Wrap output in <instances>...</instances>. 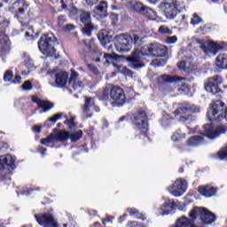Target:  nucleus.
Masks as SVG:
<instances>
[{"instance_id":"nucleus-7","label":"nucleus","mask_w":227,"mask_h":227,"mask_svg":"<svg viewBox=\"0 0 227 227\" xmlns=\"http://www.w3.org/2000/svg\"><path fill=\"white\" fill-rule=\"evenodd\" d=\"M131 120L136 130L141 133L145 141H148L150 138L146 135L148 132V116L146 113L145 111L136 112Z\"/></svg>"},{"instance_id":"nucleus-52","label":"nucleus","mask_w":227,"mask_h":227,"mask_svg":"<svg viewBox=\"0 0 227 227\" xmlns=\"http://www.w3.org/2000/svg\"><path fill=\"white\" fill-rule=\"evenodd\" d=\"M79 13V11L77 10V8L73 7V9L70 11V17H77V14Z\"/></svg>"},{"instance_id":"nucleus-14","label":"nucleus","mask_w":227,"mask_h":227,"mask_svg":"<svg viewBox=\"0 0 227 227\" xmlns=\"http://www.w3.org/2000/svg\"><path fill=\"white\" fill-rule=\"evenodd\" d=\"M29 8V3L26 2L25 0H19L14 2L10 7L9 11L12 13H14L15 18L18 20L23 19L24 15H26V12Z\"/></svg>"},{"instance_id":"nucleus-38","label":"nucleus","mask_w":227,"mask_h":227,"mask_svg":"<svg viewBox=\"0 0 227 227\" xmlns=\"http://www.w3.org/2000/svg\"><path fill=\"white\" fill-rule=\"evenodd\" d=\"M171 120H173V118H171V115H169L168 114H164L161 118L162 127H169V125L171 124Z\"/></svg>"},{"instance_id":"nucleus-60","label":"nucleus","mask_w":227,"mask_h":227,"mask_svg":"<svg viewBox=\"0 0 227 227\" xmlns=\"http://www.w3.org/2000/svg\"><path fill=\"white\" fill-rule=\"evenodd\" d=\"M39 152L42 155H45V152H47V149L43 148V147H40L39 148Z\"/></svg>"},{"instance_id":"nucleus-58","label":"nucleus","mask_w":227,"mask_h":227,"mask_svg":"<svg viewBox=\"0 0 227 227\" xmlns=\"http://www.w3.org/2000/svg\"><path fill=\"white\" fill-rule=\"evenodd\" d=\"M139 223L137 222H129L127 227H137Z\"/></svg>"},{"instance_id":"nucleus-10","label":"nucleus","mask_w":227,"mask_h":227,"mask_svg":"<svg viewBox=\"0 0 227 227\" xmlns=\"http://www.w3.org/2000/svg\"><path fill=\"white\" fill-rule=\"evenodd\" d=\"M54 45H56V37L52 33L43 35L38 42V48L42 54H54L56 52Z\"/></svg>"},{"instance_id":"nucleus-54","label":"nucleus","mask_w":227,"mask_h":227,"mask_svg":"<svg viewBox=\"0 0 227 227\" xmlns=\"http://www.w3.org/2000/svg\"><path fill=\"white\" fill-rule=\"evenodd\" d=\"M87 67L89 68V70H90V72H92V74H97V68L95 67V66H93V64H88Z\"/></svg>"},{"instance_id":"nucleus-51","label":"nucleus","mask_w":227,"mask_h":227,"mask_svg":"<svg viewBox=\"0 0 227 227\" xmlns=\"http://www.w3.org/2000/svg\"><path fill=\"white\" fill-rule=\"evenodd\" d=\"M63 29L65 31H74V29H75V27L73 24H67L64 26Z\"/></svg>"},{"instance_id":"nucleus-11","label":"nucleus","mask_w":227,"mask_h":227,"mask_svg":"<svg viewBox=\"0 0 227 227\" xmlns=\"http://www.w3.org/2000/svg\"><path fill=\"white\" fill-rule=\"evenodd\" d=\"M10 22L4 20L0 23V58L4 61V58L10 54V39L4 35V31L9 27Z\"/></svg>"},{"instance_id":"nucleus-39","label":"nucleus","mask_w":227,"mask_h":227,"mask_svg":"<svg viewBox=\"0 0 227 227\" xmlns=\"http://www.w3.org/2000/svg\"><path fill=\"white\" fill-rule=\"evenodd\" d=\"M159 33L160 35H173V30H171L168 26L162 25L159 27Z\"/></svg>"},{"instance_id":"nucleus-2","label":"nucleus","mask_w":227,"mask_h":227,"mask_svg":"<svg viewBox=\"0 0 227 227\" xmlns=\"http://www.w3.org/2000/svg\"><path fill=\"white\" fill-rule=\"evenodd\" d=\"M168 54V48L159 43H152L134 50L128 61L132 68H143L146 58H162Z\"/></svg>"},{"instance_id":"nucleus-30","label":"nucleus","mask_w":227,"mask_h":227,"mask_svg":"<svg viewBox=\"0 0 227 227\" xmlns=\"http://www.w3.org/2000/svg\"><path fill=\"white\" fill-rule=\"evenodd\" d=\"M23 61L28 70H33V68H36V67H35V60H33L31 56H29L27 53H23Z\"/></svg>"},{"instance_id":"nucleus-21","label":"nucleus","mask_w":227,"mask_h":227,"mask_svg":"<svg viewBox=\"0 0 227 227\" xmlns=\"http://www.w3.org/2000/svg\"><path fill=\"white\" fill-rule=\"evenodd\" d=\"M83 113L88 114L86 118H91L93 113H98L100 108L95 105V98H87L85 99V105L82 108Z\"/></svg>"},{"instance_id":"nucleus-45","label":"nucleus","mask_w":227,"mask_h":227,"mask_svg":"<svg viewBox=\"0 0 227 227\" xmlns=\"http://www.w3.org/2000/svg\"><path fill=\"white\" fill-rule=\"evenodd\" d=\"M84 43L86 47H88L89 51H95L96 46H95V42L94 41H84Z\"/></svg>"},{"instance_id":"nucleus-47","label":"nucleus","mask_w":227,"mask_h":227,"mask_svg":"<svg viewBox=\"0 0 227 227\" xmlns=\"http://www.w3.org/2000/svg\"><path fill=\"white\" fill-rule=\"evenodd\" d=\"M33 33H34L33 27L28 28V31L25 33V36L27 40H33V38H35V35H33Z\"/></svg>"},{"instance_id":"nucleus-26","label":"nucleus","mask_w":227,"mask_h":227,"mask_svg":"<svg viewBox=\"0 0 227 227\" xmlns=\"http://www.w3.org/2000/svg\"><path fill=\"white\" fill-rule=\"evenodd\" d=\"M67 81H68V73L60 71L56 74L55 82L58 86H67Z\"/></svg>"},{"instance_id":"nucleus-63","label":"nucleus","mask_w":227,"mask_h":227,"mask_svg":"<svg viewBox=\"0 0 227 227\" xmlns=\"http://www.w3.org/2000/svg\"><path fill=\"white\" fill-rule=\"evenodd\" d=\"M113 219H114V217H110V218H107L106 220H103V224H106L107 221H113Z\"/></svg>"},{"instance_id":"nucleus-37","label":"nucleus","mask_w":227,"mask_h":227,"mask_svg":"<svg viewBox=\"0 0 227 227\" xmlns=\"http://www.w3.org/2000/svg\"><path fill=\"white\" fill-rule=\"evenodd\" d=\"M103 61L105 65L114 64V61H116V58L109 53H105L103 56Z\"/></svg>"},{"instance_id":"nucleus-59","label":"nucleus","mask_w":227,"mask_h":227,"mask_svg":"<svg viewBox=\"0 0 227 227\" xmlns=\"http://www.w3.org/2000/svg\"><path fill=\"white\" fill-rule=\"evenodd\" d=\"M139 42H141V39L139 38V36L138 35H134V43H135V44H137V43H139Z\"/></svg>"},{"instance_id":"nucleus-32","label":"nucleus","mask_w":227,"mask_h":227,"mask_svg":"<svg viewBox=\"0 0 227 227\" xmlns=\"http://www.w3.org/2000/svg\"><path fill=\"white\" fill-rule=\"evenodd\" d=\"M142 15H145V17L150 19V20H155L157 19V12L148 7H145V10L144 11Z\"/></svg>"},{"instance_id":"nucleus-36","label":"nucleus","mask_w":227,"mask_h":227,"mask_svg":"<svg viewBox=\"0 0 227 227\" xmlns=\"http://www.w3.org/2000/svg\"><path fill=\"white\" fill-rule=\"evenodd\" d=\"M219 160H227V145L223 146L216 154Z\"/></svg>"},{"instance_id":"nucleus-34","label":"nucleus","mask_w":227,"mask_h":227,"mask_svg":"<svg viewBox=\"0 0 227 227\" xmlns=\"http://www.w3.org/2000/svg\"><path fill=\"white\" fill-rule=\"evenodd\" d=\"M183 139H185V133L182 132L181 129H178L174 135H172V141H175V143L182 141Z\"/></svg>"},{"instance_id":"nucleus-42","label":"nucleus","mask_w":227,"mask_h":227,"mask_svg":"<svg viewBox=\"0 0 227 227\" xmlns=\"http://www.w3.org/2000/svg\"><path fill=\"white\" fill-rule=\"evenodd\" d=\"M21 88L23 91H31V90H33V83H31L29 81H27L21 85Z\"/></svg>"},{"instance_id":"nucleus-41","label":"nucleus","mask_w":227,"mask_h":227,"mask_svg":"<svg viewBox=\"0 0 227 227\" xmlns=\"http://www.w3.org/2000/svg\"><path fill=\"white\" fill-rule=\"evenodd\" d=\"M98 12H100L101 13H106L107 12V2L103 1L101 2L96 8Z\"/></svg>"},{"instance_id":"nucleus-43","label":"nucleus","mask_w":227,"mask_h":227,"mask_svg":"<svg viewBox=\"0 0 227 227\" xmlns=\"http://www.w3.org/2000/svg\"><path fill=\"white\" fill-rule=\"evenodd\" d=\"M12 79H13V72H12V71L5 72V74L4 75V81L5 82H12Z\"/></svg>"},{"instance_id":"nucleus-4","label":"nucleus","mask_w":227,"mask_h":227,"mask_svg":"<svg viewBox=\"0 0 227 227\" xmlns=\"http://www.w3.org/2000/svg\"><path fill=\"white\" fill-rule=\"evenodd\" d=\"M157 82L160 86L163 84H174L175 86H178V92L181 95H189L190 88L187 83V80L185 78H180V76H171L169 74H163L157 78Z\"/></svg>"},{"instance_id":"nucleus-62","label":"nucleus","mask_w":227,"mask_h":227,"mask_svg":"<svg viewBox=\"0 0 227 227\" xmlns=\"http://www.w3.org/2000/svg\"><path fill=\"white\" fill-rule=\"evenodd\" d=\"M148 3H150V4H157V2L159 0H146Z\"/></svg>"},{"instance_id":"nucleus-25","label":"nucleus","mask_w":227,"mask_h":227,"mask_svg":"<svg viewBox=\"0 0 227 227\" xmlns=\"http://www.w3.org/2000/svg\"><path fill=\"white\" fill-rule=\"evenodd\" d=\"M98 38L103 45H106V43H110L113 39V34L107 32V30H101L98 34Z\"/></svg>"},{"instance_id":"nucleus-27","label":"nucleus","mask_w":227,"mask_h":227,"mask_svg":"<svg viewBox=\"0 0 227 227\" xmlns=\"http://www.w3.org/2000/svg\"><path fill=\"white\" fill-rule=\"evenodd\" d=\"M215 65L221 70H227V54H219L216 58Z\"/></svg>"},{"instance_id":"nucleus-48","label":"nucleus","mask_w":227,"mask_h":227,"mask_svg":"<svg viewBox=\"0 0 227 227\" xmlns=\"http://www.w3.org/2000/svg\"><path fill=\"white\" fill-rule=\"evenodd\" d=\"M12 84H21L22 77L19 74H16L14 78L11 81Z\"/></svg>"},{"instance_id":"nucleus-57","label":"nucleus","mask_w":227,"mask_h":227,"mask_svg":"<svg viewBox=\"0 0 227 227\" xmlns=\"http://www.w3.org/2000/svg\"><path fill=\"white\" fill-rule=\"evenodd\" d=\"M111 19L113 20V23L116 24V22H118V14H114V13L111 14Z\"/></svg>"},{"instance_id":"nucleus-5","label":"nucleus","mask_w":227,"mask_h":227,"mask_svg":"<svg viewBox=\"0 0 227 227\" xmlns=\"http://www.w3.org/2000/svg\"><path fill=\"white\" fill-rule=\"evenodd\" d=\"M81 137H82V130L81 129L71 134L65 130H59L55 135L51 134L47 138L42 139L41 143L42 145H49L51 143H56V141L65 143V141H68V139H70L73 143H75L79 141Z\"/></svg>"},{"instance_id":"nucleus-24","label":"nucleus","mask_w":227,"mask_h":227,"mask_svg":"<svg viewBox=\"0 0 227 227\" xmlns=\"http://www.w3.org/2000/svg\"><path fill=\"white\" fill-rule=\"evenodd\" d=\"M199 192L205 196V198H212V196H215V192H217V189L213 186H200Z\"/></svg>"},{"instance_id":"nucleus-16","label":"nucleus","mask_w":227,"mask_h":227,"mask_svg":"<svg viewBox=\"0 0 227 227\" xmlns=\"http://www.w3.org/2000/svg\"><path fill=\"white\" fill-rule=\"evenodd\" d=\"M35 219L43 227H59L58 224V220L54 218V215L51 213H45L43 215H35Z\"/></svg>"},{"instance_id":"nucleus-55","label":"nucleus","mask_w":227,"mask_h":227,"mask_svg":"<svg viewBox=\"0 0 227 227\" xmlns=\"http://www.w3.org/2000/svg\"><path fill=\"white\" fill-rule=\"evenodd\" d=\"M89 6H93V4H97L98 3V0H84Z\"/></svg>"},{"instance_id":"nucleus-6","label":"nucleus","mask_w":227,"mask_h":227,"mask_svg":"<svg viewBox=\"0 0 227 227\" xmlns=\"http://www.w3.org/2000/svg\"><path fill=\"white\" fill-rule=\"evenodd\" d=\"M158 8L163 12L166 19L173 20L178 15V12L184 10V2L181 0H172V2H161Z\"/></svg>"},{"instance_id":"nucleus-33","label":"nucleus","mask_w":227,"mask_h":227,"mask_svg":"<svg viewBox=\"0 0 227 227\" xmlns=\"http://www.w3.org/2000/svg\"><path fill=\"white\" fill-rule=\"evenodd\" d=\"M129 214L132 215V217H135L136 219H142V221H145V218H144L143 215L137 211L136 208L129 207L127 209Z\"/></svg>"},{"instance_id":"nucleus-50","label":"nucleus","mask_w":227,"mask_h":227,"mask_svg":"<svg viewBox=\"0 0 227 227\" xmlns=\"http://www.w3.org/2000/svg\"><path fill=\"white\" fill-rule=\"evenodd\" d=\"M65 22H67V17L63 16V15L59 16V19H58L59 26H63V24H65Z\"/></svg>"},{"instance_id":"nucleus-15","label":"nucleus","mask_w":227,"mask_h":227,"mask_svg":"<svg viewBox=\"0 0 227 227\" xmlns=\"http://www.w3.org/2000/svg\"><path fill=\"white\" fill-rule=\"evenodd\" d=\"M168 190L174 198H180L187 192V181L182 178L177 179Z\"/></svg>"},{"instance_id":"nucleus-44","label":"nucleus","mask_w":227,"mask_h":227,"mask_svg":"<svg viewBox=\"0 0 227 227\" xmlns=\"http://www.w3.org/2000/svg\"><path fill=\"white\" fill-rule=\"evenodd\" d=\"M63 116V114H57L55 115H53L52 117L49 118L47 121H51V123H56V121H58V120H61Z\"/></svg>"},{"instance_id":"nucleus-49","label":"nucleus","mask_w":227,"mask_h":227,"mask_svg":"<svg viewBox=\"0 0 227 227\" xmlns=\"http://www.w3.org/2000/svg\"><path fill=\"white\" fill-rule=\"evenodd\" d=\"M177 40H178V37H176V35L168 36L166 39V43H169V44L176 43Z\"/></svg>"},{"instance_id":"nucleus-20","label":"nucleus","mask_w":227,"mask_h":227,"mask_svg":"<svg viewBox=\"0 0 227 227\" xmlns=\"http://www.w3.org/2000/svg\"><path fill=\"white\" fill-rule=\"evenodd\" d=\"M16 158L10 154L0 156V171L4 169H15Z\"/></svg>"},{"instance_id":"nucleus-35","label":"nucleus","mask_w":227,"mask_h":227,"mask_svg":"<svg viewBox=\"0 0 227 227\" xmlns=\"http://www.w3.org/2000/svg\"><path fill=\"white\" fill-rule=\"evenodd\" d=\"M132 6L135 12H137L138 13H142V15L145 12V10H146V6L143 5V4L139 2H133Z\"/></svg>"},{"instance_id":"nucleus-61","label":"nucleus","mask_w":227,"mask_h":227,"mask_svg":"<svg viewBox=\"0 0 227 227\" xmlns=\"http://www.w3.org/2000/svg\"><path fill=\"white\" fill-rule=\"evenodd\" d=\"M126 121H127V117L122 116V117H121V118L119 119V121H117V124H118V123H121V122Z\"/></svg>"},{"instance_id":"nucleus-3","label":"nucleus","mask_w":227,"mask_h":227,"mask_svg":"<svg viewBox=\"0 0 227 227\" xmlns=\"http://www.w3.org/2000/svg\"><path fill=\"white\" fill-rule=\"evenodd\" d=\"M103 98L104 100H113V107H121V106H125V102H127L123 89L111 84L106 85L104 89Z\"/></svg>"},{"instance_id":"nucleus-1","label":"nucleus","mask_w":227,"mask_h":227,"mask_svg":"<svg viewBox=\"0 0 227 227\" xmlns=\"http://www.w3.org/2000/svg\"><path fill=\"white\" fill-rule=\"evenodd\" d=\"M224 103L221 100L214 102L207 109V118L209 121H221V125L216 128L212 124H207L204 126V133L202 136L208 137V139H216L221 134H224L227 130V107L224 114H219L223 111Z\"/></svg>"},{"instance_id":"nucleus-23","label":"nucleus","mask_w":227,"mask_h":227,"mask_svg":"<svg viewBox=\"0 0 227 227\" xmlns=\"http://www.w3.org/2000/svg\"><path fill=\"white\" fill-rule=\"evenodd\" d=\"M181 59L182 60L177 63L178 69L186 72V74H191V72H192V58L184 55V57H181Z\"/></svg>"},{"instance_id":"nucleus-29","label":"nucleus","mask_w":227,"mask_h":227,"mask_svg":"<svg viewBox=\"0 0 227 227\" xmlns=\"http://www.w3.org/2000/svg\"><path fill=\"white\" fill-rule=\"evenodd\" d=\"M200 145H203V137L200 136L192 137L187 141L188 146H200Z\"/></svg>"},{"instance_id":"nucleus-56","label":"nucleus","mask_w":227,"mask_h":227,"mask_svg":"<svg viewBox=\"0 0 227 227\" xmlns=\"http://www.w3.org/2000/svg\"><path fill=\"white\" fill-rule=\"evenodd\" d=\"M33 131L35 132L36 134H39V132H42V126H34Z\"/></svg>"},{"instance_id":"nucleus-19","label":"nucleus","mask_w":227,"mask_h":227,"mask_svg":"<svg viewBox=\"0 0 227 227\" xmlns=\"http://www.w3.org/2000/svg\"><path fill=\"white\" fill-rule=\"evenodd\" d=\"M165 202L157 209V215H169V210H175L176 208V202L165 197L162 198Z\"/></svg>"},{"instance_id":"nucleus-13","label":"nucleus","mask_w":227,"mask_h":227,"mask_svg":"<svg viewBox=\"0 0 227 227\" xmlns=\"http://www.w3.org/2000/svg\"><path fill=\"white\" fill-rule=\"evenodd\" d=\"M134 39L132 36L125 34H120L115 36V48L117 52L123 54L124 52H130L132 50V43Z\"/></svg>"},{"instance_id":"nucleus-9","label":"nucleus","mask_w":227,"mask_h":227,"mask_svg":"<svg viewBox=\"0 0 227 227\" xmlns=\"http://www.w3.org/2000/svg\"><path fill=\"white\" fill-rule=\"evenodd\" d=\"M189 215L192 221L199 217L203 224H212L216 220L215 215L205 207H195L191 211Z\"/></svg>"},{"instance_id":"nucleus-18","label":"nucleus","mask_w":227,"mask_h":227,"mask_svg":"<svg viewBox=\"0 0 227 227\" xmlns=\"http://www.w3.org/2000/svg\"><path fill=\"white\" fill-rule=\"evenodd\" d=\"M223 82V79L221 76H214L213 78H209L207 82L205 83V90L208 93H212L213 95H217L221 91L219 89V84Z\"/></svg>"},{"instance_id":"nucleus-22","label":"nucleus","mask_w":227,"mask_h":227,"mask_svg":"<svg viewBox=\"0 0 227 227\" xmlns=\"http://www.w3.org/2000/svg\"><path fill=\"white\" fill-rule=\"evenodd\" d=\"M32 102L34 104H36V106H38L39 109H42L40 111V114H43V113H49V111H51V109L54 108V104H52L47 100H42V99H40V98H38L36 96L32 97Z\"/></svg>"},{"instance_id":"nucleus-31","label":"nucleus","mask_w":227,"mask_h":227,"mask_svg":"<svg viewBox=\"0 0 227 227\" xmlns=\"http://www.w3.org/2000/svg\"><path fill=\"white\" fill-rule=\"evenodd\" d=\"M69 86H72L74 90H82V88H84V83L72 76L69 82Z\"/></svg>"},{"instance_id":"nucleus-12","label":"nucleus","mask_w":227,"mask_h":227,"mask_svg":"<svg viewBox=\"0 0 227 227\" xmlns=\"http://www.w3.org/2000/svg\"><path fill=\"white\" fill-rule=\"evenodd\" d=\"M191 113H200V107L196 105L184 104L176 108L174 112L175 116H176L179 121H189L191 120Z\"/></svg>"},{"instance_id":"nucleus-64","label":"nucleus","mask_w":227,"mask_h":227,"mask_svg":"<svg viewBox=\"0 0 227 227\" xmlns=\"http://www.w3.org/2000/svg\"><path fill=\"white\" fill-rule=\"evenodd\" d=\"M137 227H146V226L143 223H138Z\"/></svg>"},{"instance_id":"nucleus-28","label":"nucleus","mask_w":227,"mask_h":227,"mask_svg":"<svg viewBox=\"0 0 227 227\" xmlns=\"http://www.w3.org/2000/svg\"><path fill=\"white\" fill-rule=\"evenodd\" d=\"M192 220L187 218L186 216H181L176 221L174 227H192Z\"/></svg>"},{"instance_id":"nucleus-8","label":"nucleus","mask_w":227,"mask_h":227,"mask_svg":"<svg viewBox=\"0 0 227 227\" xmlns=\"http://www.w3.org/2000/svg\"><path fill=\"white\" fill-rule=\"evenodd\" d=\"M199 43L201 51H203L205 54H213V56H215L218 51H227V43L224 42L200 40Z\"/></svg>"},{"instance_id":"nucleus-17","label":"nucleus","mask_w":227,"mask_h":227,"mask_svg":"<svg viewBox=\"0 0 227 227\" xmlns=\"http://www.w3.org/2000/svg\"><path fill=\"white\" fill-rule=\"evenodd\" d=\"M80 20L84 24L82 28L83 35L91 36V31H93V25H91V14L89 12H81Z\"/></svg>"},{"instance_id":"nucleus-46","label":"nucleus","mask_w":227,"mask_h":227,"mask_svg":"<svg viewBox=\"0 0 227 227\" xmlns=\"http://www.w3.org/2000/svg\"><path fill=\"white\" fill-rule=\"evenodd\" d=\"M114 67H116V68H118L120 70V72H123V70H124V72H126V74L128 75H132V71L129 70L127 67H123L120 65L116 66V64H114Z\"/></svg>"},{"instance_id":"nucleus-40","label":"nucleus","mask_w":227,"mask_h":227,"mask_svg":"<svg viewBox=\"0 0 227 227\" xmlns=\"http://www.w3.org/2000/svg\"><path fill=\"white\" fill-rule=\"evenodd\" d=\"M201 22H203V20L198 14L194 13L190 24H192V26H198V24H201Z\"/></svg>"},{"instance_id":"nucleus-53","label":"nucleus","mask_w":227,"mask_h":227,"mask_svg":"<svg viewBox=\"0 0 227 227\" xmlns=\"http://www.w3.org/2000/svg\"><path fill=\"white\" fill-rule=\"evenodd\" d=\"M64 123H66V125H68L70 129H72V127H74V118L67 119L64 121Z\"/></svg>"}]
</instances>
